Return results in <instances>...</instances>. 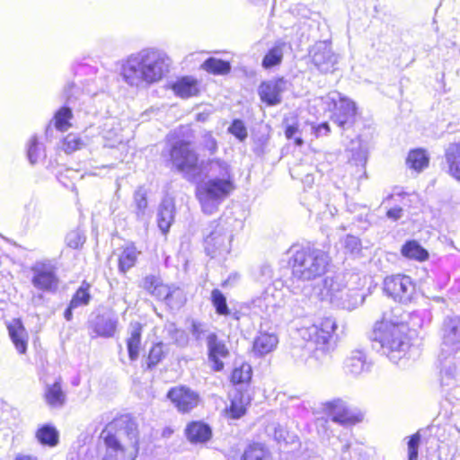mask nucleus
Masks as SVG:
<instances>
[{
  "label": "nucleus",
  "instance_id": "obj_1",
  "mask_svg": "<svg viewBox=\"0 0 460 460\" xmlns=\"http://www.w3.org/2000/svg\"><path fill=\"white\" fill-rule=\"evenodd\" d=\"M171 59L161 49L144 48L123 60L120 75L132 87L146 88L160 82L169 72Z\"/></svg>",
  "mask_w": 460,
  "mask_h": 460
},
{
  "label": "nucleus",
  "instance_id": "obj_2",
  "mask_svg": "<svg viewBox=\"0 0 460 460\" xmlns=\"http://www.w3.org/2000/svg\"><path fill=\"white\" fill-rule=\"evenodd\" d=\"M336 329V321L332 317L323 318L319 323L309 326H296L298 336L306 341V345L304 349H292L291 355L296 364L313 368L327 363L334 350L332 334Z\"/></svg>",
  "mask_w": 460,
  "mask_h": 460
},
{
  "label": "nucleus",
  "instance_id": "obj_3",
  "mask_svg": "<svg viewBox=\"0 0 460 460\" xmlns=\"http://www.w3.org/2000/svg\"><path fill=\"white\" fill-rule=\"evenodd\" d=\"M138 429L128 414L115 418L100 434L101 460H135L138 453Z\"/></svg>",
  "mask_w": 460,
  "mask_h": 460
},
{
  "label": "nucleus",
  "instance_id": "obj_4",
  "mask_svg": "<svg viewBox=\"0 0 460 460\" xmlns=\"http://www.w3.org/2000/svg\"><path fill=\"white\" fill-rule=\"evenodd\" d=\"M289 253L291 277L287 280V288L291 293L312 285L311 281L324 275L330 263L328 253L315 247L294 245Z\"/></svg>",
  "mask_w": 460,
  "mask_h": 460
},
{
  "label": "nucleus",
  "instance_id": "obj_5",
  "mask_svg": "<svg viewBox=\"0 0 460 460\" xmlns=\"http://www.w3.org/2000/svg\"><path fill=\"white\" fill-rule=\"evenodd\" d=\"M372 347L385 355L392 362L397 363L410 347L407 326L388 321L376 323L369 335Z\"/></svg>",
  "mask_w": 460,
  "mask_h": 460
},
{
  "label": "nucleus",
  "instance_id": "obj_6",
  "mask_svg": "<svg viewBox=\"0 0 460 460\" xmlns=\"http://www.w3.org/2000/svg\"><path fill=\"white\" fill-rule=\"evenodd\" d=\"M194 136L189 128L175 131L168 138L169 156L172 166L180 172L196 171L199 155L193 146Z\"/></svg>",
  "mask_w": 460,
  "mask_h": 460
},
{
  "label": "nucleus",
  "instance_id": "obj_7",
  "mask_svg": "<svg viewBox=\"0 0 460 460\" xmlns=\"http://www.w3.org/2000/svg\"><path fill=\"white\" fill-rule=\"evenodd\" d=\"M95 94L96 92L89 84L84 89L74 83L67 84L64 88L66 104L55 112L52 119L55 128L62 132L68 130L72 126V111L82 110L86 101Z\"/></svg>",
  "mask_w": 460,
  "mask_h": 460
},
{
  "label": "nucleus",
  "instance_id": "obj_8",
  "mask_svg": "<svg viewBox=\"0 0 460 460\" xmlns=\"http://www.w3.org/2000/svg\"><path fill=\"white\" fill-rule=\"evenodd\" d=\"M234 190V180L211 177L197 186L196 196L202 211L211 215Z\"/></svg>",
  "mask_w": 460,
  "mask_h": 460
},
{
  "label": "nucleus",
  "instance_id": "obj_9",
  "mask_svg": "<svg viewBox=\"0 0 460 460\" xmlns=\"http://www.w3.org/2000/svg\"><path fill=\"white\" fill-rule=\"evenodd\" d=\"M204 248L211 258L225 256L230 252L233 234L226 219L209 222L202 230Z\"/></svg>",
  "mask_w": 460,
  "mask_h": 460
},
{
  "label": "nucleus",
  "instance_id": "obj_10",
  "mask_svg": "<svg viewBox=\"0 0 460 460\" xmlns=\"http://www.w3.org/2000/svg\"><path fill=\"white\" fill-rule=\"evenodd\" d=\"M58 266L56 259H41L30 268L31 283L41 293H56L59 286Z\"/></svg>",
  "mask_w": 460,
  "mask_h": 460
},
{
  "label": "nucleus",
  "instance_id": "obj_11",
  "mask_svg": "<svg viewBox=\"0 0 460 460\" xmlns=\"http://www.w3.org/2000/svg\"><path fill=\"white\" fill-rule=\"evenodd\" d=\"M329 108H333L332 120L343 130L352 128L356 121L357 106L350 99L339 92H332L325 97Z\"/></svg>",
  "mask_w": 460,
  "mask_h": 460
},
{
  "label": "nucleus",
  "instance_id": "obj_12",
  "mask_svg": "<svg viewBox=\"0 0 460 460\" xmlns=\"http://www.w3.org/2000/svg\"><path fill=\"white\" fill-rule=\"evenodd\" d=\"M119 317L112 310L102 307L93 312L87 321L90 335L104 339L112 338L117 332Z\"/></svg>",
  "mask_w": 460,
  "mask_h": 460
},
{
  "label": "nucleus",
  "instance_id": "obj_13",
  "mask_svg": "<svg viewBox=\"0 0 460 460\" xmlns=\"http://www.w3.org/2000/svg\"><path fill=\"white\" fill-rule=\"evenodd\" d=\"M384 291L394 301L408 304L415 296L416 287L410 276L397 274L385 279Z\"/></svg>",
  "mask_w": 460,
  "mask_h": 460
},
{
  "label": "nucleus",
  "instance_id": "obj_14",
  "mask_svg": "<svg viewBox=\"0 0 460 460\" xmlns=\"http://www.w3.org/2000/svg\"><path fill=\"white\" fill-rule=\"evenodd\" d=\"M312 64L321 73H333L338 64V55L332 50L330 40H320L315 42L308 51Z\"/></svg>",
  "mask_w": 460,
  "mask_h": 460
},
{
  "label": "nucleus",
  "instance_id": "obj_15",
  "mask_svg": "<svg viewBox=\"0 0 460 460\" xmlns=\"http://www.w3.org/2000/svg\"><path fill=\"white\" fill-rule=\"evenodd\" d=\"M288 298V308L294 318L307 317L314 314L317 297L313 296V285L304 286Z\"/></svg>",
  "mask_w": 460,
  "mask_h": 460
},
{
  "label": "nucleus",
  "instance_id": "obj_16",
  "mask_svg": "<svg viewBox=\"0 0 460 460\" xmlns=\"http://www.w3.org/2000/svg\"><path fill=\"white\" fill-rule=\"evenodd\" d=\"M166 398L172 402L180 413H189L200 402L199 394L189 386L177 385L171 387Z\"/></svg>",
  "mask_w": 460,
  "mask_h": 460
},
{
  "label": "nucleus",
  "instance_id": "obj_17",
  "mask_svg": "<svg viewBox=\"0 0 460 460\" xmlns=\"http://www.w3.org/2000/svg\"><path fill=\"white\" fill-rule=\"evenodd\" d=\"M208 359L210 367L215 372H220L224 369V358L229 357L230 352L225 341L219 339L216 332H208L206 335Z\"/></svg>",
  "mask_w": 460,
  "mask_h": 460
},
{
  "label": "nucleus",
  "instance_id": "obj_18",
  "mask_svg": "<svg viewBox=\"0 0 460 460\" xmlns=\"http://www.w3.org/2000/svg\"><path fill=\"white\" fill-rule=\"evenodd\" d=\"M288 81L283 77L263 81L258 87V94L267 106H276L282 102V93L288 88Z\"/></svg>",
  "mask_w": 460,
  "mask_h": 460
},
{
  "label": "nucleus",
  "instance_id": "obj_19",
  "mask_svg": "<svg viewBox=\"0 0 460 460\" xmlns=\"http://www.w3.org/2000/svg\"><path fill=\"white\" fill-rule=\"evenodd\" d=\"M440 335L442 340L443 349L448 353H454L460 349V317L447 316L445 317Z\"/></svg>",
  "mask_w": 460,
  "mask_h": 460
},
{
  "label": "nucleus",
  "instance_id": "obj_20",
  "mask_svg": "<svg viewBox=\"0 0 460 460\" xmlns=\"http://www.w3.org/2000/svg\"><path fill=\"white\" fill-rule=\"evenodd\" d=\"M371 363L364 349H355L349 352L344 361V370L347 375L357 377L365 372H368Z\"/></svg>",
  "mask_w": 460,
  "mask_h": 460
},
{
  "label": "nucleus",
  "instance_id": "obj_21",
  "mask_svg": "<svg viewBox=\"0 0 460 460\" xmlns=\"http://www.w3.org/2000/svg\"><path fill=\"white\" fill-rule=\"evenodd\" d=\"M330 411L332 420L341 425H351L360 420L359 417L353 414L341 399H335L325 403Z\"/></svg>",
  "mask_w": 460,
  "mask_h": 460
},
{
  "label": "nucleus",
  "instance_id": "obj_22",
  "mask_svg": "<svg viewBox=\"0 0 460 460\" xmlns=\"http://www.w3.org/2000/svg\"><path fill=\"white\" fill-rule=\"evenodd\" d=\"M445 171L460 182V143L448 144L444 152Z\"/></svg>",
  "mask_w": 460,
  "mask_h": 460
},
{
  "label": "nucleus",
  "instance_id": "obj_23",
  "mask_svg": "<svg viewBox=\"0 0 460 460\" xmlns=\"http://www.w3.org/2000/svg\"><path fill=\"white\" fill-rule=\"evenodd\" d=\"M175 203L173 199L166 197L159 205L157 224L163 234H167L174 221Z\"/></svg>",
  "mask_w": 460,
  "mask_h": 460
},
{
  "label": "nucleus",
  "instance_id": "obj_24",
  "mask_svg": "<svg viewBox=\"0 0 460 460\" xmlns=\"http://www.w3.org/2000/svg\"><path fill=\"white\" fill-rule=\"evenodd\" d=\"M279 343L273 332H260L253 341L252 351L258 357H263L273 351Z\"/></svg>",
  "mask_w": 460,
  "mask_h": 460
},
{
  "label": "nucleus",
  "instance_id": "obj_25",
  "mask_svg": "<svg viewBox=\"0 0 460 460\" xmlns=\"http://www.w3.org/2000/svg\"><path fill=\"white\" fill-rule=\"evenodd\" d=\"M10 339L20 354L27 350L28 334L20 319L13 320L7 325Z\"/></svg>",
  "mask_w": 460,
  "mask_h": 460
},
{
  "label": "nucleus",
  "instance_id": "obj_26",
  "mask_svg": "<svg viewBox=\"0 0 460 460\" xmlns=\"http://www.w3.org/2000/svg\"><path fill=\"white\" fill-rule=\"evenodd\" d=\"M363 301L364 296L358 290L346 288L341 296L334 295L332 305L336 307L351 311L361 305Z\"/></svg>",
  "mask_w": 460,
  "mask_h": 460
},
{
  "label": "nucleus",
  "instance_id": "obj_27",
  "mask_svg": "<svg viewBox=\"0 0 460 460\" xmlns=\"http://www.w3.org/2000/svg\"><path fill=\"white\" fill-rule=\"evenodd\" d=\"M185 435L192 444L205 443L210 439L212 430L209 425L203 421H191L185 429Z\"/></svg>",
  "mask_w": 460,
  "mask_h": 460
},
{
  "label": "nucleus",
  "instance_id": "obj_28",
  "mask_svg": "<svg viewBox=\"0 0 460 460\" xmlns=\"http://www.w3.org/2000/svg\"><path fill=\"white\" fill-rule=\"evenodd\" d=\"M140 253L141 252L137 251V247L132 243L123 246L118 258L119 271L122 274H126L136 265Z\"/></svg>",
  "mask_w": 460,
  "mask_h": 460
},
{
  "label": "nucleus",
  "instance_id": "obj_29",
  "mask_svg": "<svg viewBox=\"0 0 460 460\" xmlns=\"http://www.w3.org/2000/svg\"><path fill=\"white\" fill-rule=\"evenodd\" d=\"M250 403V396L247 393L236 389L230 398V404L227 408L232 419H240L246 412V407Z\"/></svg>",
  "mask_w": 460,
  "mask_h": 460
},
{
  "label": "nucleus",
  "instance_id": "obj_30",
  "mask_svg": "<svg viewBox=\"0 0 460 460\" xmlns=\"http://www.w3.org/2000/svg\"><path fill=\"white\" fill-rule=\"evenodd\" d=\"M44 399L50 408L60 409L65 405L66 395L62 389L60 381H56L52 385H46Z\"/></svg>",
  "mask_w": 460,
  "mask_h": 460
},
{
  "label": "nucleus",
  "instance_id": "obj_31",
  "mask_svg": "<svg viewBox=\"0 0 460 460\" xmlns=\"http://www.w3.org/2000/svg\"><path fill=\"white\" fill-rule=\"evenodd\" d=\"M129 337L127 340V349L128 358L131 361H136L139 356V349L142 337V325L136 322L131 323L128 328Z\"/></svg>",
  "mask_w": 460,
  "mask_h": 460
},
{
  "label": "nucleus",
  "instance_id": "obj_32",
  "mask_svg": "<svg viewBox=\"0 0 460 460\" xmlns=\"http://www.w3.org/2000/svg\"><path fill=\"white\" fill-rule=\"evenodd\" d=\"M401 253L407 259L418 261H425L429 259V252L416 240L406 241L401 248Z\"/></svg>",
  "mask_w": 460,
  "mask_h": 460
},
{
  "label": "nucleus",
  "instance_id": "obj_33",
  "mask_svg": "<svg viewBox=\"0 0 460 460\" xmlns=\"http://www.w3.org/2000/svg\"><path fill=\"white\" fill-rule=\"evenodd\" d=\"M174 93L181 98H189L198 93L197 81L191 77L184 76L178 79L172 86Z\"/></svg>",
  "mask_w": 460,
  "mask_h": 460
},
{
  "label": "nucleus",
  "instance_id": "obj_34",
  "mask_svg": "<svg viewBox=\"0 0 460 460\" xmlns=\"http://www.w3.org/2000/svg\"><path fill=\"white\" fill-rule=\"evenodd\" d=\"M286 43L283 41H277L272 48H270L265 54L261 61V66L265 69H270L282 62L284 55V48Z\"/></svg>",
  "mask_w": 460,
  "mask_h": 460
},
{
  "label": "nucleus",
  "instance_id": "obj_35",
  "mask_svg": "<svg viewBox=\"0 0 460 460\" xmlns=\"http://www.w3.org/2000/svg\"><path fill=\"white\" fill-rule=\"evenodd\" d=\"M348 151L351 153L349 163L355 166L365 168L367 161V150L362 146L360 138L351 140Z\"/></svg>",
  "mask_w": 460,
  "mask_h": 460
},
{
  "label": "nucleus",
  "instance_id": "obj_36",
  "mask_svg": "<svg viewBox=\"0 0 460 460\" xmlns=\"http://www.w3.org/2000/svg\"><path fill=\"white\" fill-rule=\"evenodd\" d=\"M166 295L161 296L160 300H164L172 309L181 308L186 302L183 290L180 288L170 287L166 285Z\"/></svg>",
  "mask_w": 460,
  "mask_h": 460
},
{
  "label": "nucleus",
  "instance_id": "obj_37",
  "mask_svg": "<svg viewBox=\"0 0 460 460\" xmlns=\"http://www.w3.org/2000/svg\"><path fill=\"white\" fill-rule=\"evenodd\" d=\"M58 431L50 424H44L38 429L36 438L41 445L55 447L58 443Z\"/></svg>",
  "mask_w": 460,
  "mask_h": 460
},
{
  "label": "nucleus",
  "instance_id": "obj_38",
  "mask_svg": "<svg viewBox=\"0 0 460 460\" xmlns=\"http://www.w3.org/2000/svg\"><path fill=\"white\" fill-rule=\"evenodd\" d=\"M141 287L157 299L161 296L166 295L164 293L167 290L166 285L162 283L159 277L153 274L147 275L143 279Z\"/></svg>",
  "mask_w": 460,
  "mask_h": 460
},
{
  "label": "nucleus",
  "instance_id": "obj_39",
  "mask_svg": "<svg viewBox=\"0 0 460 460\" xmlns=\"http://www.w3.org/2000/svg\"><path fill=\"white\" fill-rule=\"evenodd\" d=\"M429 162V157L426 150L422 148H417L410 151L406 159L408 166L418 172L422 171L424 168L428 167Z\"/></svg>",
  "mask_w": 460,
  "mask_h": 460
},
{
  "label": "nucleus",
  "instance_id": "obj_40",
  "mask_svg": "<svg viewBox=\"0 0 460 460\" xmlns=\"http://www.w3.org/2000/svg\"><path fill=\"white\" fill-rule=\"evenodd\" d=\"M201 67L213 75H226L231 70V64L228 61L210 57L203 62Z\"/></svg>",
  "mask_w": 460,
  "mask_h": 460
},
{
  "label": "nucleus",
  "instance_id": "obj_41",
  "mask_svg": "<svg viewBox=\"0 0 460 460\" xmlns=\"http://www.w3.org/2000/svg\"><path fill=\"white\" fill-rule=\"evenodd\" d=\"M208 171L213 175L212 177H218L219 179L234 180L229 164L221 159H212L208 161Z\"/></svg>",
  "mask_w": 460,
  "mask_h": 460
},
{
  "label": "nucleus",
  "instance_id": "obj_42",
  "mask_svg": "<svg viewBox=\"0 0 460 460\" xmlns=\"http://www.w3.org/2000/svg\"><path fill=\"white\" fill-rule=\"evenodd\" d=\"M210 300L217 314L221 316H227L231 314V310L228 307L226 297L221 290L214 288L211 291Z\"/></svg>",
  "mask_w": 460,
  "mask_h": 460
},
{
  "label": "nucleus",
  "instance_id": "obj_43",
  "mask_svg": "<svg viewBox=\"0 0 460 460\" xmlns=\"http://www.w3.org/2000/svg\"><path fill=\"white\" fill-rule=\"evenodd\" d=\"M252 375V367L248 363L235 366L231 374V382L234 385H243L251 381Z\"/></svg>",
  "mask_w": 460,
  "mask_h": 460
},
{
  "label": "nucleus",
  "instance_id": "obj_44",
  "mask_svg": "<svg viewBox=\"0 0 460 460\" xmlns=\"http://www.w3.org/2000/svg\"><path fill=\"white\" fill-rule=\"evenodd\" d=\"M90 285L84 281L73 295L70 304L75 308L89 305L92 296L89 292Z\"/></svg>",
  "mask_w": 460,
  "mask_h": 460
},
{
  "label": "nucleus",
  "instance_id": "obj_45",
  "mask_svg": "<svg viewBox=\"0 0 460 460\" xmlns=\"http://www.w3.org/2000/svg\"><path fill=\"white\" fill-rule=\"evenodd\" d=\"M135 213L138 220H144L147 208L146 191L143 187L137 188L134 193Z\"/></svg>",
  "mask_w": 460,
  "mask_h": 460
},
{
  "label": "nucleus",
  "instance_id": "obj_46",
  "mask_svg": "<svg viewBox=\"0 0 460 460\" xmlns=\"http://www.w3.org/2000/svg\"><path fill=\"white\" fill-rule=\"evenodd\" d=\"M241 460H270V456L261 445L253 444L244 450Z\"/></svg>",
  "mask_w": 460,
  "mask_h": 460
},
{
  "label": "nucleus",
  "instance_id": "obj_47",
  "mask_svg": "<svg viewBox=\"0 0 460 460\" xmlns=\"http://www.w3.org/2000/svg\"><path fill=\"white\" fill-rule=\"evenodd\" d=\"M44 155V150L41 147L38 138L36 136H33L29 143L27 147V156L29 162L31 164H35L39 162V160Z\"/></svg>",
  "mask_w": 460,
  "mask_h": 460
},
{
  "label": "nucleus",
  "instance_id": "obj_48",
  "mask_svg": "<svg viewBox=\"0 0 460 460\" xmlns=\"http://www.w3.org/2000/svg\"><path fill=\"white\" fill-rule=\"evenodd\" d=\"M163 343L158 342L152 346L149 350L147 359H146V368L148 370L153 369L156 365H158L164 357V352L163 349Z\"/></svg>",
  "mask_w": 460,
  "mask_h": 460
},
{
  "label": "nucleus",
  "instance_id": "obj_49",
  "mask_svg": "<svg viewBox=\"0 0 460 460\" xmlns=\"http://www.w3.org/2000/svg\"><path fill=\"white\" fill-rule=\"evenodd\" d=\"M323 288L326 290V295L330 296V301L332 304L334 295L341 296L346 287L332 278H326L323 279Z\"/></svg>",
  "mask_w": 460,
  "mask_h": 460
},
{
  "label": "nucleus",
  "instance_id": "obj_50",
  "mask_svg": "<svg viewBox=\"0 0 460 460\" xmlns=\"http://www.w3.org/2000/svg\"><path fill=\"white\" fill-rule=\"evenodd\" d=\"M341 243L346 253H349L354 256L360 253L362 244L358 237L352 234H347Z\"/></svg>",
  "mask_w": 460,
  "mask_h": 460
},
{
  "label": "nucleus",
  "instance_id": "obj_51",
  "mask_svg": "<svg viewBox=\"0 0 460 460\" xmlns=\"http://www.w3.org/2000/svg\"><path fill=\"white\" fill-rule=\"evenodd\" d=\"M84 146V141L75 134H68L64 137L62 148L66 154H71L81 149Z\"/></svg>",
  "mask_w": 460,
  "mask_h": 460
},
{
  "label": "nucleus",
  "instance_id": "obj_52",
  "mask_svg": "<svg viewBox=\"0 0 460 460\" xmlns=\"http://www.w3.org/2000/svg\"><path fill=\"white\" fill-rule=\"evenodd\" d=\"M228 132L243 142L247 138V128L242 119H235L228 128Z\"/></svg>",
  "mask_w": 460,
  "mask_h": 460
},
{
  "label": "nucleus",
  "instance_id": "obj_53",
  "mask_svg": "<svg viewBox=\"0 0 460 460\" xmlns=\"http://www.w3.org/2000/svg\"><path fill=\"white\" fill-rule=\"evenodd\" d=\"M67 246L73 249H78L85 242V235L79 229L70 231L66 236Z\"/></svg>",
  "mask_w": 460,
  "mask_h": 460
},
{
  "label": "nucleus",
  "instance_id": "obj_54",
  "mask_svg": "<svg viewBox=\"0 0 460 460\" xmlns=\"http://www.w3.org/2000/svg\"><path fill=\"white\" fill-rule=\"evenodd\" d=\"M420 444V435L419 432L409 437L408 440V460H417L419 456V447Z\"/></svg>",
  "mask_w": 460,
  "mask_h": 460
},
{
  "label": "nucleus",
  "instance_id": "obj_55",
  "mask_svg": "<svg viewBox=\"0 0 460 460\" xmlns=\"http://www.w3.org/2000/svg\"><path fill=\"white\" fill-rule=\"evenodd\" d=\"M285 136L288 139H294V143L296 146H302L304 140L301 137L298 125L296 123L288 124L285 128Z\"/></svg>",
  "mask_w": 460,
  "mask_h": 460
},
{
  "label": "nucleus",
  "instance_id": "obj_56",
  "mask_svg": "<svg viewBox=\"0 0 460 460\" xmlns=\"http://www.w3.org/2000/svg\"><path fill=\"white\" fill-rule=\"evenodd\" d=\"M200 145L202 147L209 152L210 155H214L217 151V141L209 131H205L202 135Z\"/></svg>",
  "mask_w": 460,
  "mask_h": 460
},
{
  "label": "nucleus",
  "instance_id": "obj_57",
  "mask_svg": "<svg viewBox=\"0 0 460 460\" xmlns=\"http://www.w3.org/2000/svg\"><path fill=\"white\" fill-rule=\"evenodd\" d=\"M456 383L455 367H447L441 371V385L442 386H454Z\"/></svg>",
  "mask_w": 460,
  "mask_h": 460
},
{
  "label": "nucleus",
  "instance_id": "obj_58",
  "mask_svg": "<svg viewBox=\"0 0 460 460\" xmlns=\"http://www.w3.org/2000/svg\"><path fill=\"white\" fill-rule=\"evenodd\" d=\"M191 334L196 340L202 339L208 331L205 328V324L199 322H192L190 328Z\"/></svg>",
  "mask_w": 460,
  "mask_h": 460
},
{
  "label": "nucleus",
  "instance_id": "obj_59",
  "mask_svg": "<svg viewBox=\"0 0 460 460\" xmlns=\"http://www.w3.org/2000/svg\"><path fill=\"white\" fill-rule=\"evenodd\" d=\"M402 214H403V209L401 207H394V208H389L386 211L387 218L393 220L394 222L402 218Z\"/></svg>",
  "mask_w": 460,
  "mask_h": 460
},
{
  "label": "nucleus",
  "instance_id": "obj_60",
  "mask_svg": "<svg viewBox=\"0 0 460 460\" xmlns=\"http://www.w3.org/2000/svg\"><path fill=\"white\" fill-rule=\"evenodd\" d=\"M287 434L288 433L285 430V429H283L280 425H278L277 427L274 428L273 437L277 442H287Z\"/></svg>",
  "mask_w": 460,
  "mask_h": 460
},
{
  "label": "nucleus",
  "instance_id": "obj_61",
  "mask_svg": "<svg viewBox=\"0 0 460 460\" xmlns=\"http://www.w3.org/2000/svg\"><path fill=\"white\" fill-rule=\"evenodd\" d=\"M316 137L325 136L330 132V126L327 122H323L317 127L314 128Z\"/></svg>",
  "mask_w": 460,
  "mask_h": 460
},
{
  "label": "nucleus",
  "instance_id": "obj_62",
  "mask_svg": "<svg viewBox=\"0 0 460 460\" xmlns=\"http://www.w3.org/2000/svg\"><path fill=\"white\" fill-rule=\"evenodd\" d=\"M275 291H276V288H274L272 287H268L265 289V291L263 293V299L266 302L267 305L272 304V300H274V298H275V294H274Z\"/></svg>",
  "mask_w": 460,
  "mask_h": 460
},
{
  "label": "nucleus",
  "instance_id": "obj_63",
  "mask_svg": "<svg viewBox=\"0 0 460 460\" xmlns=\"http://www.w3.org/2000/svg\"><path fill=\"white\" fill-rule=\"evenodd\" d=\"M261 275L266 277L267 279H270L273 276V270L272 268L270 265H263L261 268Z\"/></svg>",
  "mask_w": 460,
  "mask_h": 460
},
{
  "label": "nucleus",
  "instance_id": "obj_64",
  "mask_svg": "<svg viewBox=\"0 0 460 460\" xmlns=\"http://www.w3.org/2000/svg\"><path fill=\"white\" fill-rule=\"evenodd\" d=\"M74 309H75V307L72 306V305L69 303L64 312V317L66 321L70 322L73 320V310Z\"/></svg>",
  "mask_w": 460,
  "mask_h": 460
}]
</instances>
